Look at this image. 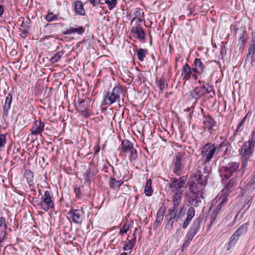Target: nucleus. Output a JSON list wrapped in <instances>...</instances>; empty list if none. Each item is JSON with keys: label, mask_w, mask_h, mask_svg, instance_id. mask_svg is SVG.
I'll list each match as a JSON object with an SVG mask.
<instances>
[{"label": "nucleus", "mask_w": 255, "mask_h": 255, "mask_svg": "<svg viewBox=\"0 0 255 255\" xmlns=\"http://www.w3.org/2000/svg\"><path fill=\"white\" fill-rule=\"evenodd\" d=\"M218 215V213H215V212L213 211V213H212V215H211V217H210V223L209 225V228H210L212 226L213 223L216 220Z\"/></svg>", "instance_id": "13d9d810"}, {"label": "nucleus", "mask_w": 255, "mask_h": 255, "mask_svg": "<svg viewBox=\"0 0 255 255\" xmlns=\"http://www.w3.org/2000/svg\"><path fill=\"white\" fill-rule=\"evenodd\" d=\"M93 6H96L100 3L101 0H88Z\"/></svg>", "instance_id": "69168bd1"}, {"label": "nucleus", "mask_w": 255, "mask_h": 255, "mask_svg": "<svg viewBox=\"0 0 255 255\" xmlns=\"http://www.w3.org/2000/svg\"><path fill=\"white\" fill-rule=\"evenodd\" d=\"M104 3H106L108 4V6L109 10H112L117 4V0H105L104 3L102 2V4Z\"/></svg>", "instance_id": "3c124183"}, {"label": "nucleus", "mask_w": 255, "mask_h": 255, "mask_svg": "<svg viewBox=\"0 0 255 255\" xmlns=\"http://www.w3.org/2000/svg\"><path fill=\"white\" fill-rule=\"evenodd\" d=\"M72 222L74 224L81 225L85 218L84 213L82 208L71 209L68 213Z\"/></svg>", "instance_id": "9d476101"}, {"label": "nucleus", "mask_w": 255, "mask_h": 255, "mask_svg": "<svg viewBox=\"0 0 255 255\" xmlns=\"http://www.w3.org/2000/svg\"><path fill=\"white\" fill-rule=\"evenodd\" d=\"M202 219V218L199 217L194 220L184 238V242L181 249V252H183L184 249L189 246L190 243L199 231Z\"/></svg>", "instance_id": "7ed1b4c3"}, {"label": "nucleus", "mask_w": 255, "mask_h": 255, "mask_svg": "<svg viewBox=\"0 0 255 255\" xmlns=\"http://www.w3.org/2000/svg\"><path fill=\"white\" fill-rule=\"evenodd\" d=\"M183 154L179 152L173 157L171 167L174 174L177 176L181 175L182 171L185 168V160L183 158Z\"/></svg>", "instance_id": "20e7f679"}, {"label": "nucleus", "mask_w": 255, "mask_h": 255, "mask_svg": "<svg viewBox=\"0 0 255 255\" xmlns=\"http://www.w3.org/2000/svg\"><path fill=\"white\" fill-rule=\"evenodd\" d=\"M45 123L42 122L41 119L35 120L31 128L30 129V134L37 135L41 134L44 131Z\"/></svg>", "instance_id": "2eb2a0df"}, {"label": "nucleus", "mask_w": 255, "mask_h": 255, "mask_svg": "<svg viewBox=\"0 0 255 255\" xmlns=\"http://www.w3.org/2000/svg\"><path fill=\"white\" fill-rule=\"evenodd\" d=\"M6 228L7 227L0 226V246H1V244L5 237Z\"/></svg>", "instance_id": "603ef678"}, {"label": "nucleus", "mask_w": 255, "mask_h": 255, "mask_svg": "<svg viewBox=\"0 0 255 255\" xmlns=\"http://www.w3.org/2000/svg\"><path fill=\"white\" fill-rule=\"evenodd\" d=\"M6 143V135L3 134H0V149L1 150L4 147Z\"/></svg>", "instance_id": "6e6d98bb"}, {"label": "nucleus", "mask_w": 255, "mask_h": 255, "mask_svg": "<svg viewBox=\"0 0 255 255\" xmlns=\"http://www.w3.org/2000/svg\"><path fill=\"white\" fill-rule=\"evenodd\" d=\"M216 153L214 144L207 143L201 148V155L204 157V164L209 163Z\"/></svg>", "instance_id": "1a4fd4ad"}, {"label": "nucleus", "mask_w": 255, "mask_h": 255, "mask_svg": "<svg viewBox=\"0 0 255 255\" xmlns=\"http://www.w3.org/2000/svg\"><path fill=\"white\" fill-rule=\"evenodd\" d=\"M189 189L191 191V195L189 197V202L194 207H198L201 203V199L203 198L202 191L203 190H198V189L193 191L192 187L189 186Z\"/></svg>", "instance_id": "f8f14e48"}, {"label": "nucleus", "mask_w": 255, "mask_h": 255, "mask_svg": "<svg viewBox=\"0 0 255 255\" xmlns=\"http://www.w3.org/2000/svg\"><path fill=\"white\" fill-rule=\"evenodd\" d=\"M73 10L75 12V15L84 16L86 15V11L84 8L83 2L80 0H75L72 4Z\"/></svg>", "instance_id": "4be33fe9"}, {"label": "nucleus", "mask_w": 255, "mask_h": 255, "mask_svg": "<svg viewBox=\"0 0 255 255\" xmlns=\"http://www.w3.org/2000/svg\"><path fill=\"white\" fill-rule=\"evenodd\" d=\"M202 88H204V86L196 87L192 90L190 91V96L192 99H194L197 102L201 97L205 96L204 92H202Z\"/></svg>", "instance_id": "5701e85b"}, {"label": "nucleus", "mask_w": 255, "mask_h": 255, "mask_svg": "<svg viewBox=\"0 0 255 255\" xmlns=\"http://www.w3.org/2000/svg\"><path fill=\"white\" fill-rule=\"evenodd\" d=\"M85 31V28L83 26H78L77 27H70L63 31L62 34L64 35H69L77 33L78 35H82Z\"/></svg>", "instance_id": "bb28decb"}, {"label": "nucleus", "mask_w": 255, "mask_h": 255, "mask_svg": "<svg viewBox=\"0 0 255 255\" xmlns=\"http://www.w3.org/2000/svg\"><path fill=\"white\" fill-rule=\"evenodd\" d=\"M239 167L240 163L237 162H231L226 165H220L218 170L223 182L228 180L232 176L234 177L236 173L238 172Z\"/></svg>", "instance_id": "f03ea898"}, {"label": "nucleus", "mask_w": 255, "mask_h": 255, "mask_svg": "<svg viewBox=\"0 0 255 255\" xmlns=\"http://www.w3.org/2000/svg\"><path fill=\"white\" fill-rule=\"evenodd\" d=\"M130 35L135 36V37L142 43L145 42V33L143 28L139 29H131L130 31Z\"/></svg>", "instance_id": "b1692460"}, {"label": "nucleus", "mask_w": 255, "mask_h": 255, "mask_svg": "<svg viewBox=\"0 0 255 255\" xmlns=\"http://www.w3.org/2000/svg\"><path fill=\"white\" fill-rule=\"evenodd\" d=\"M202 86H204V88H202V92L204 90L205 92H204L205 94L210 95V97L213 98L215 95V93L213 88V87L209 84V83H206L205 85L203 84Z\"/></svg>", "instance_id": "c9c22d12"}, {"label": "nucleus", "mask_w": 255, "mask_h": 255, "mask_svg": "<svg viewBox=\"0 0 255 255\" xmlns=\"http://www.w3.org/2000/svg\"><path fill=\"white\" fill-rule=\"evenodd\" d=\"M192 71L194 74H192L193 78L196 80L199 77L200 78L205 76L206 74V67L202 62L201 59L195 58L193 62Z\"/></svg>", "instance_id": "6e6552de"}, {"label": "nucleus", "mask_w": 255, "mask_h": 255, "mask_svg": "<svg viewBox=\"0 0 255 255\" xmlns=\"http://www.w3.org/2000/svg\"><path fill=\"white\" fill-rule=\"evenodd\" d=\"M135 22H133V25L132 26L131 29H140L142 28V22H145L144 20H142L140 18H138L137 19L135 20Z\"/></svg>", "instance_id": "a18cd8bd"}, {"label": "nucleus", "mask_w": 255, "mask_h": 255, "mask_svg": "<svg viewBox=\"0 0 255 255\" xmlns=\"http://www.w3.org/2000/svg\"><path fill=\"white\" fill-rule=\"evenodd\" d=\"M247 186H248V184L247 183L246 185L244 187L243 189L242 190V192H241L242 196H243L247 191H248L250 190H251V192H250L251 194H252L254 189H253V188L250 187V186L248 187H247Z\"/></svg>", "instance_id": "052dcab7"}, {"label": "nucleus", "mask_w": 255, "mask_h": 255, "mask_svg": "<svg viewBox=\"0 0 255 255\" xmlns=\"http://www.w3.org/2000/svg\"><path fill=\"white\" fill-rule=\"evenodd\" d=\"M247 142L251 143L252 144H253L254 145H255V131L252 132V137Z\"/></svg>", "instance_id": "0e129e2a"}, {"label": "nucleus", "mask_w": 255, "mask_h": 255, "mask_svg": "<svg viewBox=\"0 0 255 255\" xmlns=\"http://www.w3.org/2000/svg\"><path fill=\"white\" fill-rule=\"evenodd\" d=\"M94 169V167L90 165L84 173L85 179L88 182V184L89 185H90L93 177L95 174Z\"/></svg>", "instance_id": "c756f323"}, {"label": "nucleus", "mask_w": 255, "mask_h": 255, "mask_svg": "<svg viewBox=\"0 0 255 255\" xmlns=\"http://www.w3.org/2000/svg\"><path fill=\"white\" fill-rule=\"evenodd\" d=\"M247 184V187L250 186V187L252 188L254 190L255 189V171L253 177L248 182Z\"/></svg>", "instance_id": "4d7b16f0"}, {"label": "nucleus", "mask_w": 255, "mask_h": 255, "mask_svg": "<svg viewBox=\"0 0 255 255\" xmlns=\"http://www.w3.org/2000/svg\"><path fill=\"white\" fill-rule=\"evenodd\" d=\"M239 237L235 233L231 237L229 244L227 246V250H229L232 245H234L235 243L238 241Z\"/></svg>", "instance_id": "37998d69"}, {"label": "nucleus", "mask_w": 255, "mask_h": 255, "mask_svg": "<svg viewBox=\"0 0 255 255\" xmlns=\"http://www.w3.org/2000/svg\"><path fill=\"white\" fill-rule=\"evenodd\" d=\"M228 200L227 197L223 196L222 200L217 205V207L214 209L213 211L219 214L222 211L223 208L226 205Z\"/></svg>", "instance_id": "72a5a7b5"}, {"label": "nucleus", "mask_w": 255, "mask_h": 255, "mask_svg": "<svg viewBox=\"0 0 255 255\" xmlns=\"http://www.w3.org/2000/svg\"><path fill=\"white\" fill-rule=\"evenodd\" d=\"M166 212L165 206H162L157 211L156 213V221L157 223H161L163 219L164 215Z\"/></svg>", "instance_id": "f704fd0d"}, {"label": "nucleus", "mask_w": 255, "mask_h": 255, "mask_svg": "<svg viewBox=\"0 0 255 255\" xmlns=\"http://www.w3.org/2000/svg\"><path fill=\"white\" fill-rule=\"evenodd\" d=\"M119 102L120 100L117 98V97L112 92H108L106 93L105 96L104 100L102 103V105H111L115 102Z\"/></svg>", "instance_id": "a878e982"}, {"label": "nucleus", "mask_w": 255, "mask_h": 255, "mask_svg": "<svg viewBox=\"0 0 255 255\" xmlns=\"http://www.w3.org/2000/svg\"><path fill=\"white\" fill-rule=\"evenodd\" d=\"M235 34L238 36L240 48L243 47L248 38V34L246 29L245 27L237 28L235 30Z\"/></svg>", "instance_id": "dca6fc26"}, {"label": "nucleus", "mask_w": 255, "mask_h": 255, "mask_svg": "<svg viewBox=\"0 0 255 255\" xmlns=\"http://www.w3.org/2000/svg\"><path fill=\"white\" fill-rule=\"evenodd\" d=\"M226 147L224 151V153L225 154H229L232 149V146H231L230 143H229Z\"/></svg>", "instance_id": "338daca9"}, {"label": "nucleus", "mask_w": 255, "mask_h": 255, "mask_svg": "<svg viewBox=\"0 0 255 255\" xmlns=\"http://www.w3.org/2000/svg\"><path fill=\"white\" fill-rule=\"evenodd\" d=\"M156 82L161 91H163L165 89H167L168 85L165 83V81L163 79L160 78L158 80H156Z\"/></svg>", "instance_id": "de8ad7c7"}, {"label": "nucleus", "mask_w": 255, "mask_h": 255, "mask_svg": "<svg viewBox=\"0 0 255 255\" xmlns=\"http://www.w3.org/2000/svg\"><path fill=\"white\" fill-rule=\"evenodd\" d=\"M193 72L192 68H191L187 63L185 64L182 67V76L184 80H189L191 76L192 77Z\"/></svg>", "instance_id": "cd10ccee"}, {"label": "nucleus", "mask_w": 255, "mask_h": 255, "mask_svg": "<svg viewBox=\"0 0 255 255\" xmlns=\"http://www.w3.org/2000/svg\"><path fill=\"white\" fill-rule=\"evenodd\" d=\"M171 183L169 184V187L172 189V191L176 190V191L181 190V188L183 187L185 183V178L184 176L180 177L178 179L176 178H172Z\"/></svg>", "instance_id": "6ab92c4d"}, {"label": "nucleus", "mask_w": 255, "mask_h": 255, "mask_svg": "<svg viewBox=\"0 0 255 255\" xmlns=\"http://www.w3.org/2000/svg\"><path fill=\"white\" fill-rule=\"evenodd\" d=\"M152 181L150 179L146 180V184L144 187V193L147 196H151L153 193V190L151 187Z\"/></svg>", "instance_id": "4c0bfd02"}, {"label": "nucleus", "mask_w": 255, "mask_h": 255, "mask_svg": "<svg viewBox=\"0 0 255 255\" xmlns=\"http://www.w3.org/2000/svg\"><path fill=\"white\" fill-rule=\"evenodd\" d=\"M106 162L109 166H110L112 170V172L114 174L113 176H111L109 180L108 183L110 187L116 191H119L120 188L121 186L123 184V180H117L115 178V176H116L117 178H119L120 177V175H118L116 174L114 166L110 163V162L107 160Z\"/></svg>", "instance_id": "4468645a"}, {"label": "nucleus", "mask_w": 255, "mask_h": 255, "mask_svg": "<svg viewBox=\"0 0 255 255\" xmlns=\"http://www.w3.org/2000/svg\"><path fill=\"white\" fill-rule=\"evenodd\" d=\"M255 46L250 45L246 54L244 66H248L249 68L253 67V63L255 62Z\"/></svg>", "instance_id": "a211bd4d"}, {"label": "nucleus", "mask_w": 255, "mask_h": 255, "mask_svg": "<svg viewBox=\"0 0 255 255\" xmlns=\"http://www.w3.org/2000/svg\"><path fill=\"white\" fill-rule=\"evenodd\" d=\"M112 93L117 97L119 100H120V95L123 93V89L119 86H116L112 90Z\"/></svg>", "instance_id": "09e8293b"}, {"label": "nucleus", "mask_w": 255, "mask_h": 255, "mask_svg": "<svg viewBox=\"0 0 255 255\" xmlns=\"http://www.w3.org/2000/svg\"><path fill=\"white\" fill-rule=\"evenodd\" d=\"M255 145L249 142H245L241 148V155L242 156L251 157L253 153Z\"/></svg>", "instance_id": "aec40b11"}, {"label": "nucleus", "mask_w": 255, "mask_h": 255, "mask_svg": "<svg viewBox=\"0 0 255 255\" xmlns=\"http://www.w3.org/2000/svg\"><path fill=\"white\" fill-rule=\"evenodd\" d=\"M121 152L128 153V158L130 162L133 163L138 157V153L136 149L133 147V144L128 139H124L121 144Z\"/></svg>", "instance_id": "39448f33"}, {"label": "nucleus", "mask_w": 255, "mask_h": 255, "mask_svg": "<svg viewBox=\"0 0 255 255\" xmlns=\"http://www.w3.org/2000/svg\"><path fill=\"white\" fill-rule=\"evenodd\" d=\"M178 208V207L173 206L172 208H170L168 210L167 214L166 215V217L175 216L177 214Z\"/></svg>", "instance_id": "864d4df0"}, {"label": "nucleus", "mask_w": 255, "mask_h": 255, "mask_svg": "<svg viewBox=\"0 0 255 255\" xmlns=\"http://www.w3.org/2000/svg\"><path fill=\"white\" fill-rule=\"evenodd\" d=\"M147 53L146 49L140 48L136 51L137 58L140 61H143L144 58L145 57L146 54Z\"/></svg>", "instance_id": "a19ab883"}, {"label": "nucleus", "mask_w": 255, "mask_h": 255, "mask_svg": "<svg viewBox=\"0 0 255 255\" xmlns=\"http://www.w3.org/2000/svg\"><path fill=\"white\" fill-rule=\"evenodd\" d=\"M137 229H135L134 233L133 234V236H134V239L132 240H130L128 239V238H127V242H124V246L123 247V250L124 251H129V254H130L132 249L134 247L136 242V237H135V232Z\"/></svg>", "instance_id": "c85d7f7f"}, {"label": "nucleus", "mask_w": 255, "mask_h": 255, "mask_svg": "<svg viewBox=\"0 0 255 255\" xmlns=\"http://www.w3.org/2000/svg\"><path fill=\"white\" fill-rule=\"evenodd\" d=\"M250 45L255 46V34L254 35L253 33L252 34V37L250 42Z\"/></svg>", "instance_id": "774afa93"}, {"label": "nucleus", "mask_w": 255, "mask_h": 255, "mask_svg": "<svg viewBox=\"0 0 255 255\" xmlns=\"http://www.w3.org/2000/svg\"><path fill=\"white\" fill-rule=\"evenodd\" d=\"M52 196L50 192L46 190L44 192V195L41 198V202L39 206L41 208L45 211H48L50 208H53L54 204L52 200Z\"/></svg>", "instance_id": "9b49d317"}, {"label": "nucleus", "mask_w": 255, "mask_h": 255, "mask_svg": "<svg viewBox=\"0 0 255 255\" xmlns=\"http://www.w3.org/2000/svg\"><path fill=\"white\" fill-rule=\"evenodd\" d=\"M129 226L127 225L126 223H125L123 226L120 229L119 231V234L123 235L127 233L128 230Z\"/></svg>", "instance_id": "bf43d9fd"}, {"label": "nucleus", "mask_w": 255, "mask_h": 255, "mask_svg": "<svg viewBox=\"0 0 255 255\" xmlns=\"http://www.w3.org/2000/svg\"><path fill=\"white\" fill-rule=\"evenodd\" d=\"M169 217V218L167 219V223L166 225V228L171 230L173 229V224L175 220V216Z\"/></svg>", "instance_id": "49530a36"}, {"label": "nucleus", "mask_w": 255, "mask_h": 255, "mask_svg": "<svg viewBox=\"0 0 255 255\" xmlns=\"http://www.w3.org/2000/svg\"><path fill=\"white\" fill-rule=\"evenodd\" d=\"M209 176V172L207 167L198 166L195 170L194 177L195 179L189 183V186L192 187L193 191L196 190H204L206 186Z\"/></svg>", "instance_id": "f257e3e1"}, {"label": "nucleus", "mask_w": 255, "mask_h": 255, "mask_svg": "<svg viewBox=\"0 0 255 255\" xmlns=\"http://www.w3.org/2000/svg\"><path fill=\"white\" fill-rule=\"evenodd\" d=\"M65 53V51L62 50L58 51L50 59V62L52 64L58 62Z\"/></svg>", "instance_id": "e433bc0d"}, {"label": "nucleus", "mask_w": 255, "mask_h": 255, "mask_svg": "<svg viewBox=\"0 0 255 255\" xmlns=\"http://www.w3.org/2000/svg\"><path fill=\"white\" fill-rule=\"evenodd\" d=\"M249 226V223L247 222L243 224L239 227L237 230L235 232L239 237L242 236L247 232L248 228Z\"/></svg>", "instance_id": "ea45409f"}, {"label": "nucleus", "mask_w": 255, "mask_h": 255, "mask_svg": "<svg viewBox=\"0 0 255 255\" xmlns=\"http://www.w3.org/2000/svg\"><path fill=\"white\" fill-rule=\"evenodd\" d=\"M183 192V190H179L176 191L173 197V206L178 207L181 202Z\"/></svg>", "instance_id": "2f4dec72"}, {"label": "nucleus", "mask_w": 255, "mask_h": 255, "mask_svg": "<svg viewBox=\"0 0 255 255\" xmlns=\"http://www.w3.org/2000/svg\"><path fill=\"white\" fill-rule=\"evenodd\" d=\"M251 157L242 156V164L241 168L238 170V173L240 176H242L246 170H247L249 165L251 163L252 160L250 159Z\"/></svg>", "instance_id": "393cba45"}, {"label": "nucleus", "mask_w": 255, "mask_h": 255, "mask_svg": "<svg viewBox=\"0 0 255 255\" xmlns=\"http://www.w3.org/2000/svg\"><path fill=\"white\" fill-rule=\"evenodd\" d=\"M57 19V15L52 12H48L45 17V19L48 22H51L53 20H56Z\"/></svg>", "instance_id": "5fc2aeb1"}, {"label": "nucleus", "mask_w": 255, "mask_h": 255, "mask_svg": "<svg viewBox=\"0 0 255 255\" xmlns=\"http://www.w3.org/2000/svg\"><path fill=\"white\" fill-rule=\"evenodd\" d=\"M253 196H252V194H251V192L248 193V194L245 196L244 201L245 204L242 207V208L245 210L244 212H245L249 208Z\"/></svg>", "instance_id": "58836bf2"}, {"label": "nucleus", "mask_w": 255, "mask_h": 255, "mask_svg": "<svg viewBox=\"0 0 255 255\" xmlns=\"http://www.w3.org/2000/svg\"><path fill=\"white\" fill-rule=\"evenodd\" d=\"M195 213V209L194 208V207H190L188 209L187 213V217H186V219H187V220L188 222H189V223L191 222L192 218L194 217Z\"/></svg>", "instance_id": "79ce46f5"}, {"label": "nucleus", "mask_w": 255, "mask_h": 255, "mask_svg": "<svg viewBox=\"0 0 255 255\" xmlns=\"http://www.w3.org/2000/svg\"><path fill=\"white\" fill-rule=\"evenodd\" d=\"M101 150L100 146H99V144H98L97 145L95 146L94 147V156H96L98 155L99 152H100Z\"/></svg>", "instance_id": "e2e57ef3"}, {"label": "nucleus", "mask_w": 255, "mask_h": 255, "mask_svg": "<svg viewBox=\"0 0 255 255\" xmlns=\"http://www.w3.org/2000/svg\"><path fill=\"white\" fill-rule=\"evenodd\" d=\"M91 99L88 98L87 99H81L77 105H75L76 109L79 112L81 113L82 116L85 118H87L91 116L94 115V113L92 111L90 106L88 103H90Z\"/></svg>", "instance_id": "0eeeda50"}, {"label": "nucleus", "mask_w": 255, "mask_h": 255, "mask_svg": "<svg viewBox=\"0 0 255 255\" xmlns=\"http://www.w3.org/2000/svg\"><path fill=\"white\" fill-rule=\"evenodd\" d=\"M220 138L221 140L220 143L222 147H225L229 143V142L223 136H220Z\"/></svg>", "instance_id": "680f3d73"}, {"label": "nucleus", "mask_w": 255, "mask_h": 255, "mask_svg": "<svg viewBox=\"0 0 255 255\" xmlns=\"http://www.w3.org/2000/svg\"><path fill=\"white\" fill-rule=\"evenodd\" d=\"M203 112V110L202 109V112ZM202 113L203 115V130L204 131H208L210 134H212L213 131H216L218 129L217 123L214 118L209 114Z\"/></svg>", "instance_id": "423d86ee"}, {"label": "nucleus", "mask_w": 255, "mask_h": 255, "mask_svg": "<svg viewBox=\"0 0 255 255\" xmlns=\"http://www.w3.org/2000/svg\"><path fill=\"white\" fill-rule=\"evenodd\" d=\"M12 99V94L11 93H8L5 97L4 104L3 106V119L5 117H7L8 116V111L11 107Z\"/></svg>", "instance_id": "412c9836"}, {"label": "nucleus", "mask_w": 255, "mask_h": 255, "mask_svg": "<svg viewBox=\"0 0 255 255\" xmlns=\"http://www.w3.org/2000/svg\"><path fill=\"white\" fill-rule=\"evenodd\" d=\"M133 18L132 19L131 24H132L135 20L138 18H140L142 20H144V13L143 10L139 7H136L134 9L133 13Z\"/></svg>", "instance_id": "473e14b6"}, {"label": "nucleus", "mask_w": 255, "mask_h": 255, "mask_svg": "<svg viewBox=\"0 0 255 255\" xmlns=\"http://www.w3.org/2000/svg\"><path fill=\"white\" fill-rule=\"evenodd\" d=\"M90 185H76L74 187L75 196L78 198H89L90 196Z\"/></svg>", "instance_id": "ddd939ff"}, {"label": "nucleus", "mask_w": 255, "mask_h": 255, "mask_svg": "<svg viewBox=\"0 0 255 255\" xmlns=\"http://www.w3.org/2000/svg\"><path fill=\"white\" fill-rule=\"evenodd\" d=\"M227 54V49L224 43H222L220 47V52L219 57L222 60H224V57Z\"/></svg>", "instance_id": "8fccbe9b"}, {"label": "nucleus", "mask_w": 255, "mask_h": 255, "mask_svg": "<svg viewBox=\"0 0 255 255\" xmlns=\"http://www.w3.org/2000/svg\"><path fill=\"white\" fill-rule=\"evenodd\" d=\"M23 176L26 179V182L29 185L30 188L33 187L34 186V173L30 170L25 169L24 170Z\"/></svg>", "instance_id": "7c9ffc66"}, {"label": "nucleus", "mask_w": 255, "mask_h": 255, "mask_svg": "<svg viewBox=\"0 0 255 255\" xmlns=\"http://www.w3.org/2000/svg\"><path fill=\"white\" fill-rule=\"evenodd\" d=\"M247 115L245 116L240 122L239 124H238L235 131V133L234 134V136H235V135L237 134V132L239 131H241L243 129V125H244L246 120H247Z\"/></svg>", "instance_id": "c03bdc74"}, {"label": "nucleus", "mask_w": 255, "mask_h": 255, "mask_svg": "<svg viewBox=\"0 0 255 255\" xmlns=\"http://www.w3.org/2000/svg\"><path fill=\"white\" fill-rule=\"evenodd\" d=\"M224 188L221 191L222 196L228 197L229 193L232 191L233 188L237 184V181L236 177L231 178L229 181L225 180Z\"/></svg>", "instance_id": "f3484780"}]
</instances>
